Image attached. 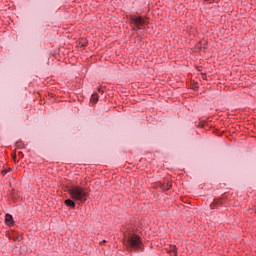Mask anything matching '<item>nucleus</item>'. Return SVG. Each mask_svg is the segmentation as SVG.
Here are the masks:
<instances>
[{
    "label": "nucleus",
    "mask_w": 256,
    "mask_h": 256,
    "mask_svg": "<svg viewBox=\"0 0 256 256\" xmlns=\"http://www.w3.org/2000/svg\"><path fill=\"white\" fill-rule=\"evenodd\" d=\"M69 195L73 201H75L78 205H81L87 201L89 192H87V189L81 186H74L69 189Z\"/></svg>",
    "instance_id": "obj_1"
},
{
    "label": "nucleus",
    "mask_w": 256,
    "mask_h": 256,
    "mask_svg": "<svg viewBox=\"0 0 256 256\" xmlns=\"http://www.w3.org/2000/svg\"><path fill=\"white\" fill-rule=\"evenodd\" d=\"M125 245L128 249H142L143 244L141 243V237L136 234H130L125 236Z\"/></svg>",
    "instance_id": "obj_2"
},
{
    "label": "nucleus",
    "mask_w": 256,
    "mask_h": 256,
    "mask_svg": "<svg viewBox=\"0 0 256 256\" xmlns=\"http://www.w3.org/2000/svg\"><path fill=\"white\" fill-rule=\"evenodd\" d=\"M132 23L134 25V31L143 33V31H145V29H143V25H147V20L143 19L141 16H132Z\"/></svg>",
    "instance_id": "obj_3"
},
{
    "label": "nucleus",
    "mask_w": 256,
    "mask_h": 256,
    "mask_svg": "<svg viewBox=\"0 0 256 256\" xmlns=\"http://www.w3.org/2000/svg\"><path fill=\"white\" fill-rule=\"evenodd\" d=\"M64 205H66V207H71V209H75L76 202H75V200H72V199H66L64 201Z\"/></svg>",
    "instance_id": "obj_4"
},
{
    "label": "nucleus",
    "mask_w": 256,
    "mask_h": 256,
    "mask_svg": "<svg viewBox=\"0 0 256 256\" xmlns=\"http://www.w3.org/2000/svg\"><path fill=\"white\" fill-rule=\"evenodd\" d=\"M5 223L6 225H13V216L11 214H6L5 216Z\"/></svg>",
    "instance_id": "obj_5"
},
{
    "label": "nucleus",
    "mask_w": 256,
    "mask_h": 256,
    "mask_svg": "<svg viewBox=\"0 0 256 256\" xmlns=\"http://www.w3.org/2000/svg\"><path fill=\"white\" fill-rule=\"evenodd\" d=\"M90 101L91 103H97L99 101V95L97 93L92 94Z\"/></svg>",
    "instance_id": "obj_6"
},
{
    "label": "nucleus",
    "mask_w": 256,
    "mask_h": 256,
    "mask_svg": "<svg viewBox=\"0 0 256 256\" xmlns=\"http://www.w3.org/2000/svg\"><path fill=\"white\" fill-rule=\"evenodd\" d=\"M171 256H177V247L173 246L171 250L169 251Z\"/></svg>",
    "instance_id": "obj_7"
},
{
    "label": "nucleus",
    "mask_w": 256,
    "mask_h": 256,
    "mask_svg": "<svg viewBox=\"0 0 256 256\" xmlns=\"http://www.w3.org/2000/svg\"><path fill=\"white\" fill-rule=\"evenodd\" d=\"M16 147L18 148V149H23V142H16Z\"/></svg>",
    "instance_id": "obj_8"
},
{
    "label": "nucleus",
    "mask_w": 256,
    "mask_h": 256,
    "mask_svg": "<svg viewBox=\"0 0 256 256\" xmlns=\"http://www.w3.org/2000/svg\"><path fill=\"white\" fill-rule=\"evenodd\" d=\"M3 173H5V175H6V173H9V171H7V170H4V171H3Z\"/></svg>",
    "instance_id": "obj_9"
},
{
    "label": "nucleus",
    "mask_w": 256,
    "mask_h": 256,
    "mask_svg": "<svg viewBox=\"0 0 256 256\" xmlns=\"http://www.w3.org/2000/svg\"><path fill=\"white\" fill-rule=\"evenodd\" d=\"M99 93H103V91H101V89H98Z\"/></svg>",
    "instance_id": "obj_10"
},
{
    "label": "nucleus",
    "mask_w": 256,
    "mask_h": 256,
    "mask_svg": "<svg viewBox=\"0 0 256 256\" xmlns=\"http://www.w3.org/2000/svg\"><path fill=\"white\" fill-rule=\"evenodd\" d=\"M255 213H256V207H255Z\"/></svg>",
    "instance_id": "obj_11"
}]
</instances>
